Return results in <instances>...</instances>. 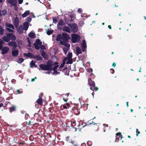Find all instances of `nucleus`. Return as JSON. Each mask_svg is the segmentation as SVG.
I'll use <instances>...</instances> for the list:
<instances>
[{"label":"nucleus","instance_id":"1","mask_svg":"<svg viewBox=\"0 0 146 146\" xmlns=\"http://www.w3.org/2000/svg\"><path fill=\"white\" fill-rule=\"evenodd\" d=\"M70 38V37L67 33H63L62 35L59 34L57 35L56 40L59 41L61 44H68V40Z\"/></svg>","mask_w":146,"mask_h":146},{"label":"nucleus","instance_id":"2","mask_svg":"<svg viewBox=\"0 0 146 146\" xmlns=\"http://www.w3.org/2000/svg\"><path fill=\"white\" fill-rule=\"evenodd\" d=\"M53 66V62L52 60L48 61L46 64H41L40 67L43 70H51L52 69V66Z\"/></svg>","mask_w":146,"mask_h":146},{"label":"nucleus","instance_id":"3","mask_svg":"<svg viewBox=\"0 0 146 146\" xmlns=\"http://www.w3.org/2000/svg\"><path fill=\"white\" fill-rule=\"evenodd\" d=\"M2 39L5 42H8L11 40H15L16 37L13 34L9 33L7 34L6 36H3Z\"/></svg>","mask_w":146,"mask_h":146},{"label":"nucleus","instance_id":"4","mask_svg":"<svg viewBox=\"0 0 146 146\" xmlns=\"http://www.w3.org/2000/svg\"><path fill=\"white\" fill-rule=\"evenodd\" d=\"M80 36L78 35L75 34L72 35L71 40L73 43L78 42L80 40Z\"/></svg>","mask_w":146,"mask_h":146},{"label":"nucleus","instance_id":"5","mask_svg":"<svg viewBox=\"0 0 146 146\" xmlns=\"http://www.w3.org/2000/svg\"><path fill=\"white\" fill-rule=\"evenodd\" d=\"M6 29L7 31L10 32H13L14 27V26L11 24L7 23L6 24Z\"/></svg>","mask_w":146,"mask_h":146},{"label":"nucleus","instance_id":"6","mask_svg":"<svg viewBox=\"0 0 146 146\" xmlns=\"http://www.w3.org/2000/svg\"><path fill=\"white\" fill-rule=\"evenodd\" d=\"M64 46V47H62L63 50L65 54H66L69 49L70 46V45L69 44H62Z\"/></svg>","mask_w":146,"mask_h":146},{"label":"nucleus","instance_id":"7","mask_svg":"<svg viewBox=\"0 0 146 146\" xmlns=\"http://www.w3.org/2000/svg\"><path fill=\"white\" fill-rule=\"evenodd\" d=\"M70 27L72 31L73 32L75 33L77 31V25L75 23L72 24L70 25Z\"/></svg>","mask_w":146,"mask_h":146},{"label":"nucleus","instance_id":"8","mask_svg":"<svg viewBox=\"0 0 146 146\" xmlns=\"http://www.w3.org/2000/svg\"><path fill=\"white\" fill-rule=\"evenodd\" d=\"M82 51L83 52L85 51L87 47L86 42L85 40H83L81 45Z\"/></svg>","mask_w":146,"mask_h":146},{"label":"nucleus","instance_id":"9","mask_svg":"<svg viewBox=\"0 0 146 146\" xmlns=\"http://www.w3.org/2000/svg\"><path fill=\"white\" fill-rule=\"evenodd\" d=\"M64 23L63 21L62 20H60L57 24V27L58 29H62V27L61 26L64 25Z\"/></svg>","mask_w":146,"mask_h":146},{"label":"nucleus","instance_id":"10","mask_svg":"<svg viewBox=\"0 0 146 146\" xmlns=\"http://www.w3.org/2000/svg\"><path fill=\"white\" fill-rule=\"evenodd\" d=\"M14 24L15 27L17 28L18 26L19 23V19L17 17L15 18L13 20Z\"/></svg>","mask_w":146,"mask_h":146},{"label":"nucleus","instance_id":"11","mask_svg":"<svg viewBox=\"0 0 146 146\" xmlns=\"http://www.w3.org/2000/svg\"><path fill=\"white\" fill-rule=\"evenodd\" d=\"M9 50V48L7 47H5L2 49V54H5L7 53Z\"/></svg>","mask_w":146,"mask_h":146},{"label":"nucleus","instance_id":"12","mask_svg":"<svg viewBox=\"0 0 146 146\" xmlns=\"http://www.w3.org/2000/svg\"><path fill=\"white\" fill-rule=\"evenodd\" d=\"M9 3L13 6H15L16 5L17 1L15 0H7Z\"/></svg>","mask_w":146,"mask_h":146},{"label":"nucleus","instance_id":"13","mask_svg":"<svg viewBox=\"0 0 146 146\" xmlns=\"http://www.w3.org/2000/svg\"><path fill=\"white\" fill-rule=\"evenodd\" d=\"M19 54V51L17 50H14L12 52V54L13 56H17Z\"/></svg>","mask_w":146,"mask_h":146},{"label":"nucleus","instance_id":"14","mask_svg":"<svg viewBox=\"0 0 146 146\" xmlns=\"http://www.w3.org/2000/svg\"><path fill=\"white\" fill-rule=\"evenodd\" d=\"M23 29L25 30H27L29 27V24L27 22H25L23 24Z\"/></svg>","mask_w":146,"mask_h":146},{"label":"nucleus","instance_id":"15","mask_svg":"<svg viewBox=\"0 0 146 146\" xmlns=\"http://www.w3.org/2000/svg\"><path fill=\"white\" fill-rule=\"evenodd\" d=\"M88 81V83L89 85L92 86V87L95 86V84L94 82L92 81L90 79H89Z\"/></svg>","mask_w":146,"mask_h":146},{"label":"nucleus","instance_id":"16","mask_svg":"<svg viewBox=\"0 0 146 146\" xmlns=\"http://www.w3.org/2000/svg\"><path fill=\"white\" fill-rule=\"evenodd\" d=\"M63 30L64 31H66L68 33H70V28L67 26L64 27L63 28Z\"/></svg>","mask_w":146,"mask_h":146},{"label":"nucleus","instance_id":"17","mask_svg":"<svg viewBox=\"0 0 146 146\" xmlns=\"http://www.w3.org/2000/svg\"><path fill=\"white\" fill-rule=\"evenodd\" d=\"M122 138V136L121 134V133H118L116 134V139H119L120 138L121 139Z\"/></svg>","mask_w":146,"mask_h":146},{"label":"nucleus","instance_id":"18","mask_svg":"<svg viewBox=\"0 0 146 146\" xmlns=\"http://www.w3.org/2000/svg\"><path fill=\"white\" fill-rule=\"evenodd\" d=\"M53 65H55L53 68H52V70L54 71V70H56L58 68V63L57 62H54V64L53 63Z\"/></svg>","mask_w":146,"mask_h":146},{"label":"nucleus","instance_id":"19","mask_svg":"<svg viewBox=\"0 0 146 146\" xmlns=\"http://www.w3.org/2000/svg\"><path fill=\"white\" fill-rule=\"evenodd\" d=\"M8 45L10 46H13L15 47L16 46L17 44L16 43L14 42L11 41L8 43Z\"/></svg>","mask_w":146,"mask_h":146},{"label":"nucleus","instance_id":"20","mask_svg":"<svg viewBox=\"0 0 146 146\" xmlns=\"http://www.w3.org/2000/svg\"><path fill=\"white\" fill-rule=\"evenodd\" d=\"M24 56L26 57H31L32 58H33V54L30 52H29L27 53H24Z\"/></svg>","mask_w":146,"mask_h":146},{"label":"nucleus","instance_id":"21","mask_svg":"<svg viewBox=\"0 0 146 146\" xmlns=\"http://www.w3.org/2000/svg\"><path fill=\"white\" fill-rule=\"evenodd\" d=\"M29 11H26L22 15V17L23 18L26 17L27 16L29 15Z\"/></svg>","mask_w":146,"mask_h":146},{"label":"nucleus","instance_id":"22","mask_svg":"<svg viewBox=\"0 0 146 146\" xmlns=\"http://www.w3.org/2000/svg\"><path fill=\"white\" fill-rule=\"evenodd\" d=\"M76 53L78 55L81 53V49L78 47H76Z\"/></svg>","mask_w":146,"mask_h":146},{"label":"nucleus","instance_id":"23","mask_svg":"<svg viewBox=\"0 0 146 146\" xmlns=\"http://www.w3.org/2000/svg\"><path fill=\"white\" fill-rule=\"evenodd\" d=\"M29 37L31 38H34L35 37V34L31 32L28 35Z\"/></svg>","mask_w":146,"mask_h":146},{"label":"nucleus","instance_id":"24","mask_svg":"<svg viewBox=\"0 0 146 146\" xmlns=\"http://www.w3.org/2000/svg\"><path fill=\"white\" fill-rule=\"evenodd\" d=\"M37 102L39 105H42V99L41 98H39L37 100Z\"/></svg>","mask_w":146,"mask_h":146},{"label":"nucleus","instance_id":"25","mask_svg":"<svg viewBox=\"0 0 146 146\" xmlns=\"http://www.w3.org/2000/svg\"><path fill=\"white\" fill-rule=\"evenodd\" d=\"M75 15L74 14H72L70 15V18L71 20L70 21H72L75 19Z\"/></svg>","mask_w":146,"mask_h":146},{"label":"nucleus","instance_id":"26","mask_svg":"<svg viewBox=\"0 0 146 146\" xmlns=\"http://www.w3.org/2000/svg\"><path fill=\"white\" fill-rule=\"evenodd\" d=\"M24 59L22 58H19L17 61V62L19 63H21L23 62Z\"/></svg>","mask_w":146,"mask_h":146},{"label":"nucleus","instance_id":"27","mask_svg":"<svg viewBox=\"0 0 146 146\" xmlns=\"http://www.w3.org/2000/svg\"><path fill=\"white\" fill-rule=\"evenodd\" d=\"M53 32V30H48L47 31V34L48 35H51L52 34V33Z\"/></svg>","mask_w":146,"mask_h":146},{"label":"nucleus","instance_id":"28","mask_svg":"<svg viewBox=\"0 0 146 146\" xmlns=\"http://www.w3.org/2000/svg\"><path fill=\"white\" fill-rule=\"evenodd\" d=\"M34 45L36 49L38 50L40 48V45L38 44H36L35 43L34 44Z\"/></svg>","mask_w":146,"mask_h":146},{"label":"nucleus","instance_id":"29","mask_svg":"<svg viewBox=\"0 0 146 146\" xmlns=\"http://www.w3.org/2000/svg\"><path fill=\"white\" fill-rule=\"evenodd\" d=\"M34 58L37 60H41L42 59L41 57L38 55L35 56Z\"/></svg>","mask_w":146,"mask_h":146},{"label":"nucleus","instance_id":"30","mask_svg":"<svg viewBox=\"0 0 146 146\" xmlns=\"http://www.w3.org/2000/svg\"><path fill=\"white\" fill-rule=\"evenodd\" d=\"M16 107L15 106H13L9 108V110L11 112L15 110Z\"/></svg>","mask_w":146,"mask_h":146},{"label":"nucleus","instance_id":"31","mask_svg":"<svg viewBox=\"0 0 146 146\" xmlns=\"http://www.w3.org/2000/svg\"><path fill=\"white\" fill-rule=\"evenodd\" d=\"M72 63V58H68V61L66 62L67 64H71Z\"/></svg>","mask_w":146,"mask_h":146},{"label":"nucleus","instance_id":"32","mask_svg":"<svg viewBox=\"0 0 146 146\" xmlns=\"http://www.w3.org/2000/svg\"><path fill=\"white\" fill-rule=\"evenodd\" d=\"M35 43L39 45H41L42 42L40 41V40L39 39H37L36 40Z\"/></svg>","mask_w":146,"mask_h":146},{"label":"nucleus","instance_id":"33","mask_svg":"<svg viewBox=\"0 0 146 146\" xmlns=\"http://www.w3.org/2000/svg\"><path fill=\"white\" fill-rule=\"evenodd\" d=\"M35 64V62L32 61L30 63V67L32 68L34 66Z\"/></svg>","mask_w":146,"mask_h":146},{"label":"nucleus","instance_id":"34","mask_svg":"<svg viewBox=\"0 0 146 146\" xmlns=\"http://www.w3.org/2000/svg\"><path fill=\"white\" fill-rule=\"evenodd\" d=\"M31 20H32V18H31V16H30L28 17H27V19H26V21L29 22H30L31 21Z\"/></svg>","mask_w":146,"mask_h":146},{"label":"nucleus","instance_id":"35","mask_svg":"<svg viewBox=\"0 0 146 146\" xmlns=\"http://www.w3.org/2000/svg\"><path fill=\"white\" fill-rule=\"evenodd\" d=\"M81 16L82 17H83L84 19H86L88 17V16L85 15V14L84 13L82 14Z\"/></svg>","mask_w":146,"mask_h":146},{"label":"nucleus","instance_id":"36","mask_svg":"<svg viewBox=\"0 0 146 146\" xmlns=\"http://www.w3.org/2000/svg\"><path fill=\"white\" fill-rule=\"evenodd\" d=\"M4 31V29L1 27L0 26V34L2 35L3 34Z\"/></svg>","mask_w":146,"mask_h":146},{"label":"nucleus","instance_id":"37","mask_svg":"<svg viewBox=\"0 0 146 146\" xmlns=\"http://www.w3.org/2000/svg\"><path fill=\"white\" fill-rule=\"evenodd\" d=\"M67 15H68V17H69V15H68L67 14H65V18L64 19V20L67 23V24L68 23H69V21L68 19L66 18V17Z\"/></svg>","mask_w":146,"mask_h":146},{"label":"nucleus","instance_id":"38","mask_svg":"<svg viewBox=\"0 0 146 146\" xmlns=\"http://www.w3.org/2000/svg\"><path fill=\"white\" fill-rule=\"evenodd\" d=\"M65 64V63L63 62L62 63L60 66L58 70H61L62 68L64 66Z\"/></svg>","mask_w":146,"mask_h":146},{"label":"nucleus","instance_id":"39","mask_svg":"<svg viewBox=\"0 0 146 146\" xmlns=\"http://www.w3.org/2000/svg\"><path fill=\"white\" fill-rule=\"evenodd\" d=\"M2 12L3 15L5 16L7 14V11L6 10L4 9L2 11Z\"/></svg>","mask_w":146,"mask_h":146},{"label":"nucleus","instance_id":"40","mask_svg":"<svg viewBox=\"0 0 146 146\" xmlns=\"http://www.w3.org/2000/svg\"><path fill=\"white\" fill-rule=\"evenodd\" d=\"M72 53L69 52L68 55V57H67L68 58H72Z\"/></svg>","mask_w":146,"mask_h":146},{"label":"nucleus","instance_id":"41","mask_svg":"<svg viewBox=\"0 0 146 146\" xmlns=\"http://www.w3.org/2000/svg\"><path fill=\"white\" fill-rule=\"evenodd\" d=\"M60 73V72L57 71L56 70H54L53 72V74H58Z\"/></svg>","mask_w":146,"mask_h":146},{"label":"nucleus","instance_id":"42","mask_svg":"<svg viewBox=\"0 0 146 146\" xmlns=\"http://www.w3.org/2000/svg\"><path fill=\"white\" fill-rule=\"evenodd\" d=\"M16 92L18 94H21L23 93V92L21 90H16Z\"/></svg>","mask_w":146,"mask_h":146},{"label":"nucleus","instance_id":"43","mask_svg":"<svg viewBox=\"0 0 146 146\" xmlns=\"http://www.w3.org/2000/svg\"><path fill=\"white\" fill-rule=\"evenodd\" d=\"M68 58H67V57H66L63 60V62L64 63H66V62H67V61H68Z\"/></svg>","mask_w":146,"mask_h":146},{"label":"nucleus","instance_id":"44","mask_svg":"<svg viewBox=\"0 0 146 146\" xmlns=\"http://www.w3.org/2000/svg\"><path fill=\"white\" fill-rule=\"evenodd\" d=\"M82 12V9L80 8H78L77 10V12L79 13H81Z\"/></svg>","mask_w":146,"mask_h":146},{"label":"nucleus","instance_id":"45","mask_svg":"<svg viewBox=\"0 0 146 146\" xmlns=\"http://www.w3.org/2000/svg\"><path fill=\"white\" fill-rule=\"evenodd\" d=\"M75 121H72L71 123V125L72 126H75Z\"/></svg>","mask_w":146,"mask_h":146},{"label":"nucleus","instance_id":"46","mask_svg":"<svg viewBox=\"0 0 146 146\" xmlns=\"http://www.w3.org/2000/svg\"><path fill=\"white\" fill-rule=\"evenodd\" d=\"M53 23L55 24H56L58 22L56 18H53Z\"/></svg>","mask_w":146,"mask_h":146},{"label":"nucleus","instance_id":"47","mask_svg":"<svg viewBox=\"0 0 146 146\" xmlns=\"http://www.w3.org/2000/svg\"><path fill=\"white\" fill-rule=\"evenodd\" d=\"M41 55L42 57H44L45 56V52L44 51H42L41 53Z\"/></svg>","mask_w":146,"mask_h":146},{"label":"nucleus","instance_id":"48","mask_svg":"<svg viewBox=\"0 0 146 146\" xmlns=\"http://www.w3.org/2000/svg\"><path fill=\"white\" fill-rule=\"evenodd\" d=\"M87 70L89 72H92L93 70L92 68H88L87 69Z\"/></svg>","mask_w":146,"mask_h":146},{"label":"nucleus","instance_id":"49","mask_svg":"<svg viewBox=\"0 0 146 146\" xmlns=\"http://www.w3.org/2000/svg\"><path fill=\"white\" fill-rule=\"evenodd\" d=\"M40 48L42 49H45V46L44 45H41L40 46Z\"/></svg>","mask_w":146,"mask_h":146},{"label":"nucleus","instance_id":"50","mask_svg":"<svg viewBox=\"0 0 146 146\" xmlns=\"http://www.w3.org/2000/svg\"><path fill=\"white\" fill-rule=\"evenodd\" d=\"M71 143L74 145L76 146L77 145L76 143L74 141H71Z\"/></svg>","mask_w":146,"mask_h":146},{"label":"nucleus","instance_id":"51","mask_svg":"<svg viewBox=\"0 0 146 146\" xmlns=\"http://www.w3.org/2000/svg\"><path fill=\"white\" fill-rule=\"evenodd\" d=\"M4 43V42L3 40L0 39V44L3 45Z\"/></svg>","mask_w":146,"mask_h":146},{"label":"nucleus","instance_id":"52","mask_svg":"<svg viewBox=\"0 0 146 146\" xmlns=\"http://www.w3.org/2000/svg\"><path fill=\"white\" fill-rule=\"evenodd\" d=\"M136 135L137 136H138V134L139 133V132L138 131V129H136Z\"/></svg>","mask_w":146,"mask_h":146},{"label":"nucleus","instance_id":"53","mask_svg":"<svg viewBox=\"0 0 146 146\" xmlns=\"http://www.w3.org/2000/svg\"><path fill=\"white\" fill-rule=\"evenodd\" d=\"M110 72L112 74H113L114 73V70L113 69H111L110 70Z\"/></svg>","mask_w":146,"mask_h":146},{"label":"nucleus","instance_id":"54","mask_svg":"<svg viewBox=\"0 0 146 146\" xmlns=\"http://www.w3.org/2000/svg\"><path fill=\"white\" fill-rule=\"evenodd\" d=\"M18 3L19 4H21L23 3V0H18Z\"/></svg>","mask_w":146,"mask_h":146},{"label":"nucleus","instance_id":"55","mask_svg":"<svg viewBox=\"0 0 146 146\" xmlns=\"http://www.w3.org/2000/svg\"><path fill=\"white\" fill-rule=\"evenodd\" d=\"M103 125L105 127H108V125L106 124H104Z\"/></svg>","mask_w":146,"mask_h":146},{"label":"nucleus","instance_id":"56","mask_svg":"<svg viewBox=\"0 0 146 146\" xmlns=\"http://www.w3.org/2000/svg\"><path fill=\"white\" fill-rule=\"evenodd\" d=\"M86 145L85 143H83L81 144V146H86Z\"/></svg>","mask_w":146,"mask_h":146},{"label":"nucleus","instance_id":"57","mask_svg":"<svg viewBox=\"0 0 146 146\" xmlns=\"http://www.w3.org/2000/svg\"><path fill=\"white\" fill-rule=\"evenodd\" d=\"M116 64L115 63L113 62L112 64V66L114 67L116 66Z\"/></svg>","mask_w":146,"mask_h":146},{"label":"nucleus","instance_id":"58","mask_svg":"<svg viewBox=\"0 0 146 146\" xmlns=\"http://www.w3.org/2000/svg\"><path fill=\"white\" fill-rule=\"evenodd\" d=\"M22 27V26H20L19 27V28L18 29V31L19 32H20V29H21V28Z\"/></svg>","mask_w":146,"mask_h":146},{"label":"nucleus","instance_id":"59","mask_svg":"<svg viewBox=\"0 0 146 146\" xmlns=\"http://www.w3.org/2000/svg\"><path fill=\"white\" fill-rule=\"evenodd\" d=\"M28 42L29 44H28V46L29 47H31V43L29 40L28 41Z\"/></svg>","mask_w":146,"mask_h":146},{"label":"nucleus","instance_id":"60","mask_svg":"<svg viewBox=\"0 0 146 146\" xmlns=\"http://www.w3.org/2000/svg\"><path fill=\"white\" fill-rule=\"evenodd\" d=\"M79 24L80 26H82L84 24L83 22L80 23Z\"/></svg>","mask_w":146,"mask_h":146},{"label":"nucleus","instance_id":"61","mask_svg":"<svg viewBox=\"0 0 146 146\" xmlns=\"http://www.w3.org/2000/svg\"><path fill=\"white\" fill-rule=\"evenodd\" d=\"M94 89H95V90H96V91L98 90V88L97 87H95V86H94Z\"/></svg>","mask_w":146,"mask_h":146},{"label":"nucleus","instance_id":"62","mask_svg":"<svg viewBox=\"0 0 146 146\" xmlns=\"http://www.w3.org/2000/svg\"><path fill=\"white\" fill-rule=\"evenodd\" d=\"M65 74L66 75H69V73L68 72H66L65 73Z\"/></svg>","mask_w":146,"mask_h":146},{"label":"nucleus","instance_id":"63","mask_svg":"<svg viewBox=\"0 0 146 146\" xmlns=\"http://www.w3.org/2000/svg\"><path fill=\"white\" fill-rule=\"evenodd\" d=\"M3 46L2 45L0 44V50L1 49H2V48H3Z\"/></svg>","mask_w":146,"mask_h":146},{"label":"nucleus","instance_id":"64","mask_svg":"<svg viewBox=\"0 0 146 146\" xmlns=\"http://www.w3.org/2000/svg\"><path fill=\"white\" fill-rule=\"evenodd\" d=\"M2 11L0 10V17L2 16Z\"/></svg>","mask_w":146,"mask_h":146}]
</instances>
